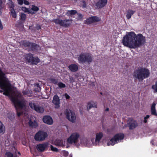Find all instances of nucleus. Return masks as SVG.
<instances>
[{
  "mask_svg": "<svg viewBox=\"0 0 157 157\" xmlns=\"http://www.w3.org/2000/svg\"><path fill=\"white\" fill-rule=\"evenodd\" d=\"M145 38L142 34H136L134 32H127L123 36L122 43L124 46L131 49L138 48L143 44Z\"/></svg>",
  "mask_w": 157,
  "mask_h": 157,
  "instance_id": "f257e3e1",
  "label": "nucleus"
},
{
  "mask_svg": "<svg viewBox=\"0 0 157 157\" xmlns=\"http://www.w3.org/2000/svg\"><path fill=\"white\" fill-rule=\"evenodd\" d=\"M150 75L149 71L146 68H140L134 72V76L136 79L139 81H142L144 79L148 77Z\"/></svg>",
  "mask_w": 157,
  "mask_h": 157,
  "instance_id": "f03ea898",
  "label": "nucleus"
},
{
  "mask_svg": "<svg viewBox=\"0 0 157 157\" xmlns=\"http://www.w3.org/2000/svg\"><path fill=\"white\" fill-rule=\"evenodd\" d=\"M78 60L79 63H90L93 60V56L89 53H82L78 56Z\"/></svg>",
  "mask_w": 157,
  "mask_h": 157,
  "instance_id": "7ed1b4c3",
  "label": "nucleus"
},
{
  "mask_svg": "<svg viewBox=\"0 0 157 157\" xmlns=\"http://www.w3.org/2000/svg\"><path fill=\"white\" fill-rule=\"evenodd\" d=\"M79 134L77 132H74L71 134L67 140V142L78 147L80 144L79 143V139L80 137Z\"/></svg>",
  "mask_w": 157,
  "mask_h": 157,
  "instance_id": "20e7f679",
  "label": "nucleus"
},
{
  "mask_svg": "<svg viewBox=\"0 0 157 157\" xmlns=\"http://www.w3.org/2000/svg\"><path fill=\"white\" fill-rule=\"evenodd\" d=\"M124 135L123 134L120 133L115 135L111 138L110 141L107 142V145L113 146L115 144L120 142L124 139Z\"/></svg>",
  "mask_w": 157,
  "mask_h": 157,
  "instance_id": "39448f33",
  "label": "nucleus"
},
{
  "mask_svg": "<svg viewBox=\"0 0 157 157\" xmlns=\"http://www.w3.org/2000/svg\"><path fill=\"white\" fill-rule=\"evenodd\" d=\"M72 19H65L64 20H61L59 19H54L53 21L56 24H59L60 26L67 27L71 25L72 23Z\"/></svg>",
  "mask_w": 157,
  "mask_h": 157,
  "instance_id": "423d86ee",
  "label": "nucleus"
},
{
  "mask_svg": "<svg viewBox=\"0 0 157 157\" xmlns=\"http://www.w3.org/2000/svg\"><path fill=\"white\" fill-rule=\"evenodd\" d=\"M103 136V134L102 132H98L96 133L95 138L93 137H90L91 140L93 144V145L96 146L99 145Z\"/></svg>",
  "mask_w": 157,
  "mask_h": 157,
  "instance_id": "0eeeda50",
  "label": "nucleus"
},
{
  "mask_svg": "<svg viewBox=\"0 0 157 157\" xmlns=\"http://www.w3.org/2000/svg\"><path fill=\"white\" fill-rule=\"evenodd\" d=\"M47 136L48 134L46 132L40 131L36 134L34 139L36 141H41L44 140Z\"/></svg>",
  "mask_w": 157,
  "mask_h": 157,
  "instance_id": "6e6552de",
  "label": "nucleus"
},
{
  "mask_svg": "<svg viewBox=\"0 0 157 157\" xmlns=\"http://www.w3.org/2000/svg\"><path fill=\"white\" fill-rule=\"evenodd\" d=\"M66 113L67 118L69 121L72 122H75L76 117L74 112L70 110H66Z\"/></svg>",
  "mask_w": 157,
  "mask_h": 157,
  "instance_id": "1a4fd4ad",
  "label": "nucleus"
},
{
  "mask_svg": "<svg viewBox=\"0 0 157 157\" xmlns=\"http://www.w3.org/2000/svg\"><path fill=\"white\" fill-rule=\"evenodd\" d=\"M100 18L96 16H92L89 17L84 21L85 22L88 24H91L94 23L99 21H101Z\"/></svg>",
  "mask_w": 157,
  "mask_h": 157,
  "instance_id": "9d476101",
  "label": "nucleus"
},
{
  "mask_svg": "<svg viewBox=\"0 0 157 157\" xmlns=\"http://www.w3.org/2000/svg\"><path fill=\"white\" fill-rule=\"evenodd\" d=\"M80 144L81 145L86 147H91L93 144L90 140L86 138H82L80 139Z\"/></svg>",
  "mask_w": 157,
  "mask_h": 157,
  "instance_id": "9b49d317",
  "label": "nucleus"
},
{
  "mask_svg": "<svg viewBox=\"0 0 157 157\" xmlns=\"http://www.w3.org/2000/svg\"><path fill=\"white\" fill-rule=\"evenodd\" d=\"M48 146V143L46 142L37 144L36 146V148L38 151L43 152L47 148Z\"/></svg>",
  "mask_w": 157,
  "mask_h": 157,
  "instance_id": "f8f14e48",
  "label": "nucleus"
},
{
  "mask_svg": "<svg viewBox=\"0 0 157 157\" xmlns=\"http://www.w3.org/2000/svg\"><path fill=\"white\" fill-rule=\"evenodd\" d=\"M128 124L130 129H133L138 126V124L136 121L131 119L128 120Z\"/></svg>",
  "mask_w": 157,
  "mask_h": 157,
  "instance_id": "ddd939ff",
  "label": "nucleus"
},
{
  "mask_svg": "<svg viewBox=\"0 0 157 157\" xmlns=\"http://www.w3.org/2000/svg\"><path fill=\"white\" fill-rule=\"evenodd\" d=\"M44 122L49 125H52L53 124L52 118L49 116H45L43 118Z\"/></svg>",
  "mask_w": 157,
  "mask_h": 157,
  "instance_id": "4468645a",
  "label": "nucleus"
},
{
  "mask_svg": "<svg viewBox=\"0 0 157 157\" xmlns=\"http://www.w3.org/2000/svg\"><path fill=\"white\" fill-rule=\"evenodd\" d=\"M21 44H22L25 46L31 47V48H35V47L36 48L38 47L39 46L37 45H35L32 44L29 42L26 41H21L20 43Z\"/></svg>",
  "mask_w": 157,
  "mask_h": 157,
  "instance_id": "2eb2a0df",
  "label": "nucleus"
},
{
  "mask_svg": "<svg viewBox=\"0 0 157 157\" xmlns=\"http://www.w3.org/2000/svg\"><path fill=\"white\" fill-rule=\"evenodd\" d=\"M107 2V0H99L96 3V6L98 8H101L106 5Z\"/></svg>",
  "mask_w": 157,
  "mask_h": 157,
  "instance_id": "dca6fc26",
  "label": "nucleus"
},
{
  "mask_svg": "<svg viewBox=\"0 0 157 157\" xmlns=\"http://www.w3.org/2000/svg\"><path fill=\"white\" fill-rule=\"evenodd\" d=\"M92 108H97V104L96 102L91 101L88 103L87 105V109L89 111Z\"/></svg>",
  "mask_w": 157,
  "mask_h": 157,
  "instance_id": "f3484780",
  "label": "nucleus"
},
{
  "mask_svg": "<svg viewBox=\"0 0 157 157\" xmlns=\"http://www.w3.org/2000/svg\"><path fill=\"white\" fill-rule=\"evenodd\" d=\"M53 103L56 105L55 107L58 108L59 107V97L57 95H56L54 96L52 101Z\"/></svg>",
  "mask_w": 157,
  "mask_h": 157,
  "instance_id": "a211bd4d",
  "label": "nucleus"
},
{
  "mask_svg": "<svg viewBox=\"0 0 157 157\" xmlns=\"http://www.w3.org/2000/svg\"><path fill=\"white\" fill-rule=\"evenodd\" d=\"M30 10V13L33 14L35 13L39 10V9L37 6L34 5H32Z\"/></svg>",
  "mask_w": 157,
  "mask_h": 157,
  "instance_id": "6ab92c4d",
  "label": "nucleus"
},
{
  "mask_svg": "<svg viewBox=\"0 0 157 157\" xmlns=\"http://www.w3.org/2000/svg\"><path fill=\"white\" fill-rule=\"evenodd\" d=\"M68 68L71 71L73 72H76L78 69L77 65L75 64H73L70 65L69 66Z\"/></svg>",
  "mask_w": 157,
  "mask_h": 157,
  "instance_id": "aec40b11",
  "label": "nucleus"
},
{
  "mask_svg": "<svg viewBox=\"0 0 157 157\" xmlns=\"http://www.w3.org/2000/svg\"><path fill=\"white\" fill-rule=\"evenodd\" d=\"M55 144L56 145L63 147L65 146V142L63 140H56L55 142Z\"/></svg>",
  "mask_w": 157,
  "mask_h": 157,
  "instance_id": "412c9836",
  "label": "nucleus"
},
{
  "mask_svg": "<svg viewBox=\"0 0 157 157\" xmlns=\"http://www.w3.org/2000/svg\"><path fill=\"white\" fill-rule=\"evenodd\" d=\"M135 12V11L131 10H128L127 11L126 14V17L127 19H130L131 17L134 14Z\"/></svg>",
  "mask_w": 157,
  "mask_h": 157,
  "instance_id": "4be33fe9",
  "label": "nucleus"
},
{
  "mask_svg": "<svg viewBox=\"0 0 157 157\" xmlns=\"http://www.w3.org/2000/svg\"><path fill=\"white\" fill-rule=\"evenodd\" d=\"M156 103H153L151 107V113L152 114L154 115H157V113L156 112L155 107L156 105Z\"/></svg>",
  "mask_w": 157,
  "mask_h": 157,
  "instance_id": "5701e85b",
  "label": "nucleus"
},
{
  "mask_svg": "<svg viewBox=\"0 0 157 157\" xmlns=\"http://www.w3.org/2000/svg\"><path fill=\"white\" fill-rule=\"evenodd\" d=\"M28 123L29 126L32 127L36 128L38 125L37 122L35 121L33 122L30 120H29Z\"/></svg>",
  "mask_w": 157,
  "mask_h": 157,
  "instance_id": "b1692460",
  "label": "nucleus"
},
{
  "mask_svg": "<svg viewBox=\"0 0 157 157\" xmlns=\"http://www.w3.org/2000/svg\"><path fill=\"white\" fill-rule=\"evenodd\" d=\"M33 57V55L31 54H29L25 57V58L27 61L31 63Z\"/></svg>",
  "mask_w": 157,
  "mask_h": 157,
  "instance_id": "393cba45",
  "label": "nucleus"
},
{
  "mask_svg": "<svg viewBox=\"0 0 157 157\" xmlns=\"http://www.w3.org/2000/svg\"><path fill=\"white\" fill-rule=\"evenodd\" d=\"M35 110L36 112L40 113H42L44 111V109L43 107L39 106H36Z\"/></svg>",
  "mask_w": 157,
  "mask_h": 157,
  "instance_id": "a878e982",
  "label": "nucleus"
},
{
  "mask_svg": "<svg viewBox=\"0 0 157 157\" xmlns=\"http://www.w3.org/2000/svg\"><path fill=\"white\" fill-rule=\"evenodd\" d=\"M10 14L13 17L15 18H16L17 17V14L14 9H12V10H10Z\"/></svg>",
  "mask_w": 157,
  "mask_h": 157,
  "instance_id": "bb28decb",
  "label": "nucleus"
},
{
  "mask_svg": "<svg viewBox=\"0 0 157 157\" xmlns=\"http://www.w3.org/2000/svg\"><path fill=\"white\" fill-rule=\"evenodd\" d=\"M5 131V128L4 125L0 121V133H3Z\"/></svg>",
  "mask_w": 157,
  "mask_h": 157,
  "instance_id": "cd10ccee",
  "label": "nucleus"
},
{
  "mask_svg": "<svg viewBox=\"0 0 157 157\" xmlns=\"http://www.w3.org/2000/svg\"><path fill=\"white\" fill-rule=\"evenodd\" d=\"M40 61V60L38 58L33 57L31 63L33 64H36L37 63H39Z\"/></svg>",
  "mask_w": 157,
  "mask_h": 157,
  "instance_id": "c85d7f7f",
  "label": "nucleus"
},
{
  "mask_svg": "<svg viewBox=\"0 0 157 157\" xmlns=\"http://www.w3.org/2000/svg\"><path fill=\"white\" fill-rule=\"evenodd\" d=\"M8 1L9 2L8 4L10 8V10H12V9H14V6L13 3L11 0H8Z\"/></svg>",
  "mask_w": 157,
  "mask_h": 157,
  "instance_id": "c756f323",
  "label": "nucleus"
},
{
  "mask_svg": "<svg viewBox=\"0 0 157 157\" xmlns=\"http://www.w3.org/2000/svg\"><path fill=\"white\" fill-rule=\"evenodd\" d=\"M26 18V15L23 13H21L20 15V19L23 21H25Z\"/></svg>",
  "mask_w": 157,
  "mask_h": 157,
  "instance_id": "7c9ffc66",
  "label": "nucleus"
},
{
  "mask_svg": "<svg viewBox=\"0 0 157 157\" xmlns=\"http://www.w3.org/2000/svg\"><path fill=\"white\" fill-rule=\"evenodd\" d=\"M77 11L76 10H68L67 12V15H74L76 14Z\"/></svg>",
  "mask_w": 157,
  "mask_h": 157,
  "instance_id": "2f4dec72",
  "label": "nucleus"
},
{
  "mask_svg": "<svg viewBox=\"0 0 157 157\" xmlns=\"http://www.w3.org/2000/svg\"><path fill=\"white\" fill-rule=\"evenodd\" d=\"M77 17L76 18L77 21H81L82 20L83 16L80 13H78L77 14Z\"/></svg>",
  "mask_w": 157,
  "mask_h": 157,
  "instance_id": "473e14b6",
  "label": "nucleus"
},
{
  "mask_svg": "<svg viewBox=\"0 0 157 157\" xmlns=\"http://www.w3.org/2000/svg\"><path fill=\"white\" fill-rule=\"evenodd\" d=\"M21 10L27 13H30V10L28 8H26L25 7H22L21 8Z\"/></svg>",
  "mask_w": 157,
  "mask_h": 157,
  "instance_id": "72a5a7b5",
  "label": "nucleus"
},
{
  "mask_svg": "<svg viewBox=\"0 0 157 157\" xmlns=\"http://www.w3.org/2000/svg\"><path fill=\"white\" fill-rule=\"evenodd\" d=\"M151 88L154 90L155 92L157 93V81L155 82V84L152 86Z\"/></svg>",
  "mask_w": 157,
  "mask_h": 157,
  "instance_id": "f704fd0d",
  "label": "nucleus"
},
{
  "mask_svg": "<svg viewBox=\"0 0 157 157\" xmlns=\"http://www.w3.org/2000/svg\"><path fill=\"white\" fill-rule=\"evenodd\" d=\"M29 106L31 108L35 110L37 106L33 103H30L29 104Z\"/></svg>",
  "mask_w": 157,
  "mask_h": 157,
  "instance_id": "c9c22d12",
  "label": "nucleus"
},
{
  "mask_svg": "<svg viewBox=\"0 0 157 157\" xmlns=\"http://www.w3.org/2000/svg\"><path fill=\"white\" fill-rule=\"evenodd\" d=\"M58 85L60 88H64L66 86L65 84L61 82H59L58 84Z\"/></svg>",
  "mask_w": 157,
  "mask_h": 157,
  "instance_id": "e433bc0d",
  "label": "nucleus"
},
{
  "mask_svg": "<svg viewBox=\"0 0 157 157\" xmlns=\"http://www.w3.org/2000/svg\"><path fill=\"white\" fill-rule=\"evenodd\" d=\"M5 157H13V155L10 152H6Z\"/></svg>",
  "mask_w": 157,
  "mask_h": 157,
  "instance_id": "4c0bfd02",
  "label": "nucleus"
},
{
  "mask_svg": "<svg viewBox=\"0 0 157 157\" xmlns=\"http://www.w3.org/2000/svg\"><path fill=\"white\" fill-rule=\"evenodd\" d=\"M51 150L54 151H58L57 149L56 148L53 147L52 145L51 146Z\"/></svg>",
  "mask_w": 157,
  "mask_h": 157,
  "instance_id": "58836bf2",
  "label": "nucleus"
},
{
  "mask_svg": "<svg viewBox=\"0 0 157 157\" xmlns=\"http://www.w3.org/2000/svg\"><path fill=\"white\" fill-rule=\"evenodd\" d=\"M0 77H6V74L4 73L0 69Z\"/></svg>",
  "mask_w": 157,
  "mask_h": 157,
  "instance_id": "ea45409f",
  "label": "nucleus"
},
{
  "mask_svg": "<svg viewBox=\"0 0 157 157\" xmlns=\"http://www.w3.org/2000/svg\"><path fill=\"white\" fill-rule=\"evenodd\" d=\"M62 152L63 155L65 156H67L68 155V152L67 151H64Z\"/></svg>",
  "mask_w": 157,
  "mask_h": 157,
  "instance_id": "a19ab883",
  "label": "nucleus"
},
{
  "mask_svg": "<svg viewBox=\"0 0 157 157\" xmlns=\"http://www.w3.org/2000/svg\"><path fill=\"white\" fill-rule=\"evenodd\" d=\"M18 4L20 5H22L23 3L24 0H17Z\"/></svg>",
  "mask_w": 157,
  "mask_h": 157,
  "instance_id": "79ce46f5",
  "label": "nucleus"
},
{
  "mask_svg": "<svg viewBox=\"0 0 157 157\" xmlns=\"http://www.w3.org/2000/svg\"><path fill=\"white\" fill-rule=\"evenodd\" d=\"M51 80L52 82L54 84H56L57 83V81L55 79H52Z\"/></svg>",
  "mask_w": 157,
  "mask_h": 157,
  "instance_id": "37998d69",
  "label": "nucleus"
},
{
  "mask_svg": "<svg viewBox=\"0 0 157 157\" xmlns=\"http://www.w3.org/2000/svg\"><path fill=\"white\" fill-rule=\"evenodd\" d=\"M23 2L26 5H29V2L26 0H24Z\"/></svg>",
  "mask_w": 157,
  "mask_h": 157,
  "instance_id": "c03bdc74",
  "label": "nucleus"
},
{
  "mask_svg": "<svg viewBox=\"0 0 157 157\" xmlns=\"http://www.w3.org/2000/svg\"><path fill=\"white\" fill-rule=\"evenodd\" d=\"M66 99H69L70 98V96L67 94H65L64 95Z\"/></svg>",
  "mask_w": 157,
  "mask_h": 157,
  "instance_id": "a18cd8bd",
  "label": "nucleus"
},
{
  "mask_svg": "<svg viewBox=\"0 0 157 157\" xmlns=\"http://www.w3.org/2000/svg\"><path fill=\"white\" fill-rule=\"evenodd\" d=\"M2 2L1 0H0V10H1L2 7Z\"/></svg>",
  "mask_w": 157,
  "mask_h": 157,
  "instance_id": "49530a36",
  "label": "nucleus"
},
{
  "mask_svg": "<svg viewBox=\"0 0 157 157\" xmlns=\"http://www.w3.org/2000/svg\"><path fill=\"white\" fill-rule=\"evenodd\" d=\"M83 3H84V4L83 6V7H86V3H85V2L84 1H83Z\"/></svg>",
  "mask_w": 157,
  "mask_h": 157,
  "instance_id": "de8ad7c7",
  "label": "nucleus"
},
{
  "mask_svg": "<svg viewBox=\"0 0 157 157\" xmlns=\"http://www.w3.org/2000/svg\"><path fill=\"white\" fill-rule=\"evenodd\" d=\"M149 117V116L148 115H147L146 117H144V118L145 119H147Z\"/></svg>",
  "mask_w": 157,
  "mask_h": 157,
  "instance_id": "09e8293b",
  "label": "nucleus"
},
{
  "mask_svg": "<svg viewBox=\"0 0 157 157\" xmlns=\"http://www.w3.org/2000/svg\"><path fill=\"white\" fill-rule=\"evenodd\" d=\"M154 141L153 140H152L151 142V143L153 145H154Z\"/></svg>",
  "mask_w": 157,
  "mask_h": 157,
  "instance_id": "8fccbe9b",
  "label": "nucleus"
},
{
  "mask_svg": "<svg viewBox=\"0 0 157 157\" xmlns=\"http://www.w3.org/2000/svg\"><path fill=\"white\" fill-rule=\"evenodd\" d=\"M147 119H145L144 118V123H146L147 122Z\"/></svg>",
  "mask_w": 157,
  "mask_h": 157,
  "instance_id": "3c124183",
  "label": "nucleus"
},
{
  "mask_svg": "<svg viewBox=\"0 0 157 157\" xmlns=\"http://www.w3.org/2000/svg\"><path fill=\"white\" fill-rule=\"evenodd\" d=\"M105 110L107 111H108L109 110V108H107L106 109H105Z\"/></svg>",
  "mask_w": 157,
  "mask_h": 157,
  "instance_id": "603ef678",
  "label": "nucleus"
},
{
  "mask_svg": "<svg viewBox=\"0 0 157 157\" xmlns=\"http://www.w3.org/2000/svg\"><path fill=\"white\" fill-rule=\"evenodd\" d=\"M69 156L70 157H72V154H70V155H69Z\"/></svg>",
  "mask_w": 157,
  "mask_h": 157,
  "instance_id": "864d4df0",
  "label": "nucleus"
},
{
  "mask_svg": "<svg viewBox=\"0 0 157 157\" xmlns=\"http://www.w3.org/2000/svg\"><path fill=\"white\" fill-rule=\"evenodd\" d=\"M70 80H71V81H72V82H73V81L74 82V81H72V78H70Z\"/></svg>",
  "mask_w": 157,
  "mask_h": 157,
  "instance_id": "5fc2aeb1",
  "label": "nucleus"
},
{
  "mask_svg": "<svg viewBox=\"0 0 157 157\" xmlns=\"http://www.w3.org/2000/svg\"><path fill=\"white\" fill-rule=\"evenodd\" d=\"M3 92V91L2 90H0V93H2Z\"/></svg>",
  "mask_w": 157,
  "mask_h": 157,
  "instance_id": "6e6d98bb",
  "label": "nucleus"
},
{
  "mask_svg": "<svg viewBox=\"0 0 157 157\" xmlns=\"http://www.w3.org/2000/svg\"><path fill=\"white\" fill-rule=\"evenodd\" d=\"M23 93L25 94H26V93H25L24 92H23Z\"/></svg>",
  "mask_w": 157,
  "mask_h": 157,
  "instance_id": "4d7b16f0",
  "label": "nucleus"
},
{
  "mask_svg": "<svg viewBox=\"0 0 157 157\" xmlns=\"http://www.w3.org/2000/svg\"><path fill=\"white\" fill-rule=\"evenodd\" d=\"M6 146H8V145H9V144H7V145L6 144Z\"/></svg>",
  "mask_w": 157,
  "mask_h": 157,
  "instance_id": "13d9d810",
  "label": "nucleus"
},
{
  "mask_svg": "<svg viewBox=\"0 0 157 157\" xmlns=\"http://www.w3.org/2000/svg\"><path fill=\"white\" fill-rule=\"evenodd\" d=\"M126 126H126V125H125V127H126Z\"/></svg>",
  "mask_w": 157,
  "mask_h": 157,
  "instance_id": "bf43d9fd",
  "label": "nucleus"
},
{
  "mask_svg": "<svg viewBox=\"0 0 157 157\" xmlns=\"http://www.w3.org/2000/svg\"><path fill=\"white\" fill-rule=\"evenodd\" d=\"M0 13H1V11H0Z\"/></svg>",
  "mask_w": 157,
  "mask_h": 157,
  "instance_id": "052dcab7",
  "label": "nucleus"
},
{
  "mask_svg": "<svg viewBox=\"0 0 157 157\" xmlns=\"http://www.w3.org/2000/svg\"><path fill=\"white\" fill-rule=\"evenodd\" d=\"M72 81H73V79H72Z\"/></svg>",
  "mask_w": 157,
  "mask_h": 157,
  "instance_id": "680f3d73",
  "label": "nucleus"
}]
</instances>
